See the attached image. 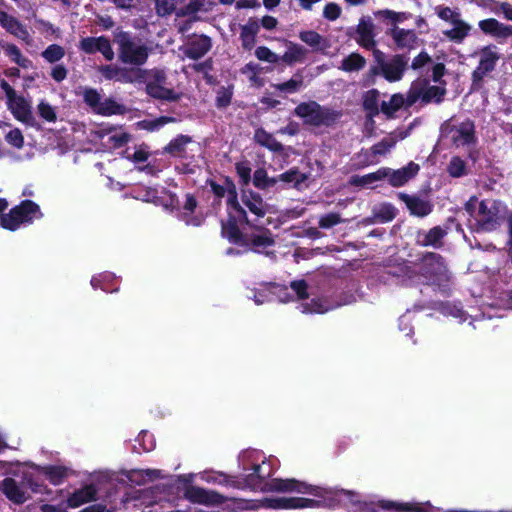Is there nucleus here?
<instances>
[{
	"label": "nucleus",
	"instance_id": "nucleus-39",
	"mask_svg": "<svg viewBox=\"0 0 512 512\" xmlns=\"http://www.w3.org/2000/svg\"><path fill=\"white\" fill-rule=\"evenodd\" d=\"M95 113L102 116L123 115L126 113V107L113 98H106L100 101Z\"/></svg>",
	"mask_w": 512,
	"mask_h": 512
},
{
	"label": "nucleus",
	"instance_id": "nucleus-42",
	"mask_svg": "<svg viewBox=\"0 0 512 512\" xmlns=\"http://www.w3.org/2000/svg\"><path fill=\"white\" fill-rule=\"evenodd\" d=\"M42 471L53 485H60L68 476V469L60 465H48Z\"/></svg>",
	"mask_w": 512,
	"mask_h": 512
},
{
	"label": "nucleus",
	"instance_id": "nucleus-21",
	"mask_svg": "<svg viewBox=\"0 0 512 512\" xmlns=\"http://www.w3.org/2000/svg\"><path fill=\"white\" fill-rule=\"evenodd\" d=\"M221 236L233 245L241 247L242 244H246V234L241 231L237 219L232 217V213L228 214L226 221L221 220Z\"/></svg>",
	"mask_w": 512,
	"mask_h": 512
},
{
	"label": "nucleus",
	"instance_id": "nucleus-59",
	"mask_svg": "<svg viewBox=\"0 0 512 512\" xmlns=\"http://www.w3.org/2000/svg\"><path fill=\"white\" fill-rule=\"evenodd\" d=\"M255 56L260 61H265L268 63L276 64L279 62L280 57L272 52L268 47L266 46H259L255 50Z\"/></svg>",
	"mask_w": 512,
	"mask_h": 512
},
{
	"label": "nucleus",
	"instance_id": "nucleus-14",
	"mask_svg": "<svg viewBox=\"0 0 512 512\" xmlns=\"http://www.w3.org/2000/svg\"><path fill=\"white\" fill-rule=\"evenodd\" d=\"M265 506L271 509H299L312 508L318 505V501L303 497H276L266 498Z\"/></svg>",
	"mask_w": 512,
	"mask_h": 512
},
{
	"label": "nucleus",
	"instance_id": "nucleus-15",
	"mask_svg": "<svg viewBox=\"0 0 512 512\" xmlns=\"http://www.w3.org/2000/svg\"><path fill=\"white\" fill-rule=\"evenodd\" d=\"M409 58L406 54H395L383 66L381 74L389 82L400 81L408 68Z\"/></svg>",
	"mask_w": 512,
	"mask_h": 512
},
{
	"label": "nucleus",
	"instance_id": "nucleus-33",
	"mask_svg": "<svg viewBox=\"0 0 512 512\" xmlns=\"http://www.w3.org/2000/svg\"><path fill=\"white\" fill-rule=\"evenodd\" d=\"M198 206V201L196 197L191 193L185 194V202L182 206L183 212L181 213V220H183L187 225L192 226H200L201 218L198 216H194V212Z\"/></svg>",
	"mask_w": 512,
	"mask_h": 512
},
{
	"label": "nucleus",
	"instance_id": "nucleus-53",
	"mask_svg": "<svg viewBox=\"0 0 512 512\" xmlns=\"http://www.w3.org/2000/svg\"><path fill=\"white\" fill-rule=\"evenodd\" d=\"M343 222L341 215L336 212H330L320 217L318 226L321 229H330Z\"/></svg>",
	"mask_w": 512,
	"mask_h": 512
},
{
	"label": "nucleus",
	"instance_id": "nucleus-12",
	"mask_svg": "<svg viewBox=\"0 0 512 512\" xmlns=\"http://www.w3.org/2000/svg\"><path fill=\"white\" fill-rule=\"evenodd\" d=\"M385 35L390 37L398 50H413L418 47L419 37L414 29H404L394 26V29H386Z\"/></svg>",
	"mask_w": 512,
	"mask_h": 512
},
{
	"label": "nucleus",
	"instance_id": "nucleus-17",
	"mask_svg": "<svg viewBox=\"0 0 512 512\" xmlns=\"http://www.w3.org/2000/svg\"><path fill=\"white\" fill-rule=\"evenodd\" d=\"M398 198L405 203L410 214L416 217H426L433 211V203L416 195H409L404 192L398 193Z\"/></svg>",
	"mask_w": 512,
	"mask_h": 512
},
{
	"label": "nucleus",
	"instance_id": "nucleus-4",
	"mask_svg": "<svg viewBox=\"0 0 512 512\" xmlns=\"http://www.w3.org/2000/svg\"><path fill=\"white\" fill-rule=\"evenodd\" d=\"M447 90L445 87L430 85L427 78H417L412 81L408 89V107H412L418 101L421 105L431 103L440 104L444 101Z\"/></svg>",
	"mask_w": 512,
	"mask_h": 512
},
{
	"label": "nucleus",
	"instance_id": "nucleus-34",
	"mask_svg": "<svg viewBox=\"0 0 512 512\" xmlns=\"http://www.w3.org/2000/svg\"><path fill=\"white\" fill-rule=\"evenodd\" d=\"M146 93L152 98L169 102H176L180 99V95L173 89L166 88L162 84L148 82L145 87Z\"/></svg>",
	"mask_w": 512,
	"mask_h": 512
},
{
	"label": "nucleus",
	"instance_id": "nucleus-26",
	"mask_svg": "<svg viewBox=\"0 0 512 512\" xmlns=\"http://www.w3.org/2000/svg\"><path fill=\"white\" fill-rule=\"evenodd\" d=\"M277 184L280 182V189H301L302 184L309 179V174L302 173L297 167H292L289 170L279 174L275 177Z\"/></svg>",
	"mask_w": 512,
	"mask_h": 512
},
{
	"label": "nucleus",
	"instance_id": "nucleus-29",
	"mask_svg": "<svg viewBox=\"0 0 512 512\" xmlns=\"http://www.w3.org/2000/svg\"><path fill=\"white\" fill-rule=\"evenodd\" d=\"M376 506L385 511L393 512H428L424 504L419 502H397L390 500H379Z\"/></svg>",
	"mask_w": 512,
	"mask_h": 512
},
{
	"label": "nucleus",
	"instance_id": "nucleus-11",
	"mask_svg": "<svg viewBox=\"0 0 512 512\" xmlns=\"http://www.w3.org/2000/svg\"><path fill=\"white\" fill-rule=\"evenodd\" d=\"M79 48L86 54L101 53L107 61L114 59V51L108 37H84L80 40Z\"/></svg>",
	"mask_w": 512,
	"mask_h": 512
},
{
	"label": "nucleus",
	"instance_id": "nucleus-20",
	"mask_svg": "<svg viewBox=\"0 0 512 512\" xmlns=\"http://www.w3.org/2000/svg\"><path fill=\"white\" fill-rule=\"evenodd\" d=\"M212 48L211 38L207 35H199L190 39L184 49L187 58L198 60L206 55Z\"/></svg>",
	"mask_w": 512,
	"mask_h": 512
},
{
	"label": "nucleus",
	"instance_id": "nucleus-55",
	"mask_svg": "<svg viewBox=\"0 0 512 512\" xmlns=\"http://www.w3.org/2000/svg\"><path fill=\"white\" fill-rule=\"evenodd\" d=\"M22 484L25 489L29 488L33 493H44L46 489V486L43 483L38 482L31 473L23 474Z\"/></svg>",
	"mask_w": 512,
	"mask_h": 512
},
{
	"label": "nucleus",
	"instance_id": "nucleus-63",
	"mask_svg": "<svg viewBox=\"0 0 512 512\" xmlns=\"http://www.w3.org/2000/svg\"><path fill=\"white\" fill-rule=\"evenodd\" d=\"M341 7L334 2L327 3L323 9V16L329 21H335L341 15Z\"/></svg>",
	"mask_w": 512,
	"mask_h": 512
},
{
	"label": "nucleus",
	"instance_id": "nucleus-1",
	"mask_svg": "<svg viewBox=\"0 0 512 512\" xmlns=\"http://www.w3.org/2000/svg\"><path fill=\"white\" fill-rule=\"evenodd\" d=\"M113 42L117 45L118 59L123 64L140 68L147 62L150 49L128 31L116 29L113 32Z\"/></svg>",
	"mask_w": 512,
	"mask_h": 512
},
{
	"label": "nucleus",
	"instance_id": "nucleus-8",
	"mask_svg": "<svg viewBox=\"0 0 512 512\" xmlns=\"http://www.w3.org/2000/svg\"><path fill=\"white\" fill-rule=\"evenodd\" d=\"M348 35L366 50H370L377 45L375 25L370 16L361 17L355 29L349 31Z\"/></svg>",
	"mask_w": 512,
	"mask_h": 512
},
{
	"label": "nucleus",
	"instance_id": "nucleus-30",
	"mask_svg": "<svg viewBox=\"0 0 512 512\" xmlns=\"http://www.w3.org/2000/svg\"><path fill=\"white\" fill-rule=\"evenodd\" d=\"M374 17L386 25V29H394L400 23L410 19L412 14L409 12H396L390 9H382L374 12Z\"/></svg>",
	"mask_w": 512,
	"mask_h": 512
},
{
	"label": "nucleus",
	"instance_id": "nucleus-10",
	"mask_svg": "<svg viewBox=\"0 0 512 512\" xmlns=\"http://www.w3.org/2000/svg\"><path fill=\"white\" fill-rule=\"evenodd\" d=\"M245 240L246 244H242L241 247L246 248L247 252L252 251L258 254L269 255L270 252L267 249L275 245L273 234L267 228H263L261 233L246 234ZM271 254L274 255V252Z\"/></svg>",
	"mask_w": 512,
	"mask_h": 512
},
{
	"label": "nucleus",
	"instance_id": "nucleus-62",
	"mask_svg": "<svg viewBox=\"0 0 512 512\" xmlns=\"http://www.w3.org/2000/svg\"><path fill=\"white\" fill-rule=\"evenodd\" d=\"M176 0H155L157 14L160 16L170 15L175 10Z\"/></svg>",
	"mask_w": 512,
	"mask_h": 512
},
{
	"label": "nucleus",
	"instance_id": "nucleus-24",
	"mask_svg": "<svg viewBox=\"0 0 512 512\" xmlns=\"http://www.w3.org/2000/svg\"><path fill=\"white\" fill-rule=\"evenodd\" d=\"M0 25L10 34L29 43L30 34L24 24L16 17L0 10Z\"/></svg>",
	"mask_w": 512,
	"mask_h": 512
},
{
	"label": "nucleus",
	"instance_id": "nucleus-50",
	"mask_svg": "<svg viewBox=\"0 0 512 512\" xmlns=\"http://www.w3.org/2000/svg\"><path fill=\"white\" fill-rule=\"evenodd\" d=\"M191 68L198 73H203L204 78L208 84H212L214 81V78L212 75H210V71L213 70V61L211 58L206 59L203 62L200 63H194L191 65Z\"/></svg>",
	"mask_w": 512,
	"mask_h": 512
},
{
	"label": "nucleus",
	"instance_id": "nucleus-18",
	"mask_svg": "<svg viewBox=\"0 0 512 512\" xmlns=\"http://www.w3.org/2000/svg\"><path fill=\"white\" fill-rule=\"evenodd\" d=\"M442 130L448 133L452 131H456L457 135L452 137L453 143L457 144L459 141L462 142L463 145L474 144L477 141L475 134V123L471 119H466L458 127L451 126L448 123H445L442 126Z\"/></svg>",
	"mask_w": 512,
	"mask_h": 512
},
{
	"label": "nucleus",
	"instance_id": "nucleus-51",
	"mask_svg": "<svg viewBox=\"0 0 512 512\" xmlns=\"http://www.w3.org/2000/svg\"><path fill=\"white\" fill-rule=\"evenodd\" d=\"M233 92L230 88L221 87L217 91L215 105L218 109H226L232 101Z\"/></svg>",
	"mask_w": 512,
	"mask_h": 512
},
{
	"label": "nucleus",
	"instance_id": "nucleus-22",
	"mask_svg": "<svg viewBox=\"0 0 512 512\" xmlns=\"http://www.w3.org/2000/svg\"><path fill=\"white\" fill-rule=\"evenodd\" d=\"M447 235V229L441 226H434L427 232H418L416 244L421 247H433L439 249L444 245V238Z\"/></svg>",
	"mask_w": 512,
	"mask_h": 512
},
{
	"label": "nucleus",
	"instance_id": "nucleus-36",
	"mask_svg": "<svg viewBox=\"0 0 512 512\" xmlns=\"http://www.w3.org/2000/svg\"><path fill=\"white\" fill-rule=\"evenodd\" d=\"M402 107H408V93L404 97L401 93H395L391 96L389 101H383L381 103V112L387 118H393L395 113Z\"/></svg>",
	"mask_w": 512,
	"mask_h": 512
},
{
	"label": "nucleus",
	"instance_id": "nucleus-56",
	"mask_svg": "<svg viewBox=\"0 0 512 512\" xmlns=\"http://www.w3.org/2000/svg\"><path fill=\"white\" fill-rule=\"evenodd\" d=\"M299 38L301 41L313 48L318 47L323 40L322 36L314 30L301 31L299 33Z\"/></svg>",
	"mask_w": 512,
	"mask_h": 512
},
{
	"label": "nucleus",
	"instance_id": "nucleus-58",
	"mask_svg": "<svg viewBox=\"0 0 512 512\" xmlns=\"http://www.w3.org/2000/svg\"><path fill=\"white\" fill-rule=\"evenodd\" d=\"M84 102L95 112L102 99L100 93L94 88H87L83 94Z\"/></svg>",
	"mask_w": 512,
	"mask_h": 512
},
{
	"label": "nucleus",
	"instance_id": "nucleus-61",
	"mask_svg": "<svg viewBox=\"0 0 512 512\" xmlns=\"http://www.w3.org/2000/svg\"><path fill=\"white\" fill-rule=\"evenodd\" d=\"M436 14L441 20L450 22L451 24L455 19L461 16V14L458 11H453L448 6H437Z\"/></svg>",
	"mask_w": 512,
	"mask_h": 512
},
{
	"label": "nucleus",
	"instance_id": "nucleus-64",
	"mask_svg": "<svg viewBox=\"0 0 512 512\" xmlns=\"http://www.w3.org/2000/svg\"><path fill=\"white\" fill-rule=\"evenodd\" d=\"M291 289L296 293L297 297L301 300L307 299L308 294V284L305 280H295L290 283Z\"/></svg>",
	"mask_w": 512,
	"mask_h": 512
},
{
	"label": "nucleus",
	"instance_id": "nucleus-52",
	"mask_svg": "<svg viewBox=\"0 0 512 512\" xmlns=\"http://www.w3.org/2000/svg\"><path fill=\"white\" fill-rule=\"evenodd\" d=\"M39 116L47 122H56L57 114L55 109L46 101L42 100L37 105Z\"/></svg>",
	"mask_w": 512,
	"mask_h": 512
},
{
	"label": "nucleus",
	"instance_id": "nucleus-28",
	"mask_svg": "<svg viewBox=\"0 0 512 512\" xmlns=\"http://www.w3.org/2000/svg\"><path fill=\"white\" fill-rule=\"evenodd\" d=\"M478 25L483 33L496 38L505 39L512 36V26L505 25L495 18L481 20Z\"/></svg>",
	"mask_w": 512,
	"mask_h": 512
},
{
	"label": "nucleus",
	"instance_id": "nucleus-46",
	"mask_svg": "<svg viewBox=\"0 0 512 512\" xmlns=\"http://www.w3.org/2000/svg\"><path fill=\"white\" fill-rule=\"evenodd\" d=\"M373 216L379 223H388L397 216V209L391 203H383L373 210Z\"/></svg>",
	"mask_w": 512,
	"mask_h": 512
},
{
	"label": "nucleus",
	"instance_id": "nucleus-60",
	"mask_svg": "<svg viewBox=\"0 0 512 512\" xmlns=\"http://www.w3.org/2000/svg\"><path fill=\"white\" fill-rule=\"evenodd\" d=\"M5 140L8 144L17 149H21L24 147V136L19 128H14L10 130L5 135Z\"/></svg>",
	"mask_w": 512,
	"mask_h": 512
},
{
	"label": "nucleus",
	"instance_id": "nucleus-47",
	"mask_svg": "<svg viewBox=\"0 0 512 512\" xmlns=\"http://www.w3.org/2000/svg\"><path fill=\"white\" fill-rule=\"evenodd\" d=\"M447 172L453 178L464 176L466 174L465 161L459 156L452 157L447 166Z\"/></svg>",
	"mask_w": 512,
	"mask_h": 512
},
{
	"label": "nucleus",
	"instance_id": "nucleus-38",
	"mask_svg": "<svg viewBox=\"0 0 512 512\" xmlns=\"http://www.w3.org/2000/svg\"><path fill=\"white\" fill-rule=\"evenodd\" d=\"M307 54V49L303 46L289 42L288 49L285 53L280 57V60L285 62L287 65L292 66L297 62H303L305 56Z\"/></svg>",
	"mask_w": 512,
	"mask_h": 512
},
{
	"label": "nucleus",
	"instance_id": "nucleus-6",
	"mask_svg": "<svg viewBox=\"0 0 512 512\" xmlns=\"http://www.w3.org/2000/svg\"><path fill=\"white\" fill-rule=\"evenodd\" d=\"M501 55L497 46L490 44L479 50V63L471 74L472 90H479L483 86L484 78L493 72Z\"/></svg>",
	"mask_w": 512,
	"mask_h": 512
},
{
	"label": "nucleus",
	"instance_id": "nucleus-49",
	"mask_svg": "<svg viewBox=\"0 0 512 512\" xmlns=\"http://www.w3.org/2000/svg\"><path fill=\"white\" fill-rule=\"evenodd\" d=\"M235 170L242 186H247L251 182V167L248 161L237 162Z\"/></svg>",
	"mask_w": 512,
	"mask_h": 512
},
{
	"label": "nucleus",
	"instance_id": "nucleus-45",
	"mask_svg": "<svg viewBox=\"0 0 512 512\" xmlns=\"http://www.w3.org/2000/svg\"><path fill=\"white\" fill-rule=\"evenodd\" d=\"M303 86V76L300 71L296 72L291 79L283 83L272 84V87L285 93H296Z\"/></svg>",
	"mask_w": 512,
	"mask_h": 512
},
{
	"label": "nucleus",
	"instance_id": "nucleus-40",
	"mask_svg": "<svg viewBox=\"0 0 512 512\" xmlns=\"http://www.w3.org/2000/svg\"><path fill=\"white\" fill-rule=\"evenodd\" d=\"M366 65V59L359 53L353 52L344 57L339 69L345 72H354L362 70Z\"/></svg>",
	"mask_w": 512,
	"mask_h": 512
},
{
	"label": "nucleus",
	"instance_id": "nucleus-9",
	"mask_svg": "<svg viewBox=\"0 0 512 512\" xmlns=\"http://www.w3.org/2000/svg\"><path fill=\"white\" fill-rule=\"evenodd\" d=\"M184 496L191 503L205 506H219L228 500L227 497L215 490H207L198 486L188 487Z\"/></svg>",
	"mask_w": 512,
	"mask_h": 512
},
{
	"label": "nucleus",
	"instance_id": "nucleus-23",
	"mask_svg": "<svg viewBox=\"0 0 512 512\" xmlns=\"http://www.w3.org/2000/svg\"><path fill=\"white\" fill-rule=\"evenodd\" d=\"M98 490L94 484H86L83 487L74 490L67 498L66 503L69 508H77L83 504L95 501Z\"/></svg>",
	"mask_w": 512,
	"mask_h": 512
},
{
	"label": "nucleus",
	"instance_id": "nucleus-3",
	"mask_svg": "<svg viewBox=\"0 0 512 512\" xmlns=\"http://www.w3.org/2000/svg\"><path fill=\"white\" fill-rule=\"evenodd\" d=\"M42 217L40 206L32 200L26 199L11 208L7 214L0 215V226L9 231H16L21 224L32 223L34 219Z\"/></svg>",
	"mask_w": 512,
	"mask_h": 512
},
{
	"label": "nucleus",
	"instance_id": "nucleus-2",
	"mask_svg": "<svg viewBox=\"0 0 512 512\" xmlns=\"http://www.w3.org/2000/svg\"><path fill=\"white\" fill-rule=\"evenodd\" d=\"M294 114L302 118L305 125L313 127H331L335 125L343 115L342 111L320 105L313 100L299 103L294 109Z\"/></svg>",
	"mask_w": 512,
	"mask_h": 512
},
{
	"label": "nucleus",
	"instance_id": "nucleus-54",
	"mask_svg": "<svg viewBox=\"0 0 512 512\" xmlns=\"http://www.w3.org/2000/svg\"><path fill=\"white\" fill-rule=\"evenodd\" d=\"M395 144H396V140L394 138L386 137V138H383L378 143L374 144L370 150L374 156L385 155L387 152L390 151L391 148H393L395 146Z\"/></svg>",
	"mask_w": 512,
	"mask_h": 512
},
{
	"label": "nucleus",
	"instance_id": "nucleus-7",
	"mask_svg": "<svg viewBox=\"0 0 512 512\" xmlns=\"http://www.w3.org/2000/svg\"><path fill=\"white\" fill-rule=\"evenodd\" d=\"M99 70L106 80H115L120 83H141L146 76L145 70L136 67L102 65Z\"/></svg>",
	"mask_w": 512,
	"mask_h": 512
},
{
	"label": "nucleus",
	"instance_id": "nucleus-19",
	"mask_svg": "<svg viewBox=\"0 0 512 512\" xmlns=\"http://www.w3.org/2000/svg\"><path fill=\"white\" fill-rule=\"evenodd\" d=\"M268 490L273 492H298L302 494H314L313 487L307 483L295 479H272L268 484Z\"/></svg>",
	"mask_w": 512,
	"mask_h": 512
},
{
	"label": "nucleus",
	"instance_id": "nucleus-44",
	"mask_svg": "<svg viewBox=\"0 0 512 512\" xmlns=\"http://www.w3.org/2000/svg\"><path fill=\"white\" fill-rule=\"evenodd\" d=\"M252 182L260 190H266L277 185L275 177H269L265 168H258L254 171Z\"/></svg>",
	"mask_w": 512,
	"mask_h": 512
},
{
	"label": "nucleus",
	"instance_id": "nucleus-35",
	"mask_svg": "<svg viewBox=\"0 0 512 512\" xmlns=\"http://www.w3.org/2000/svg\"><path fill=\"white\" fill-rule=\"evenodd\" d=\"M254 140L260 146H263L274 153H282L284 150L283 144L277 141L271 133L267 132L262 127L255 130Z\"/></svg>",
	"mask_w": 512,
	"mask_h": 512
},
{
	"label": "nucleus",
	"instance_id": "nucleus-48",
	"mask_svg": "<svg viewBox=\"0 0 512 512\" xmlns=\"http://www.w3.org/2000/svg\"><path fill=\"white\" fill-rule=\"evenodd\" d=\"M64 55V48L58 44H51L42 52V57L49 63L58 62Z\"/></svg>",
	"mask_w": 512,
	"mask_h": 512
},
{
	"label": "nucleus",
	"instance_id": "nucleus-31",
	"mask_svg": "<svg viewBox=\"0 0 512 512\" xmlns=\"http://www.w3.org/2000/svg\"><path fill=\"white\" fill-rule=\"evenodd\" d=\"M191 142V136L179 134L163 148V153L183 159L186 157V146Z\"/></svg>",
	"mask_w": 512,
	"mask_h": 512
},
{
	"label": "nucleus",
	"instance_id": "nucleus-27",
	"mask_svg": "<svg viewBox=\"0 0 512 512\" xmlns=\"http://www.w3.org/2000/svg\"><path fill=\"white\" fill-rule=\"evenodd\" d=\"M241 200L248 210L258 218L265 216L266 204L259 193L251 189H242Z\"/></svg>",
	"mask_w": 512,
	"mask_h": 512
},
{
	"label": "nucleus",
	"instance_id": "nucleus-43",
	"mask_svg": "<svg viewBox=\"0 0 512 512\" xmlns=\"http://www.w3.org/2000/svg\"><path fill=\"white\" fill-rule=\"evenodd\" d=\"M387 177V171L385 168H379L377 171L363 175V176H352L350 184L354 186H366L376 181H380Z\"/></svg>",
	"mask_w": 512,
	"mask_h": 512
},
{
	"label": "nucleus",
	"instance_id": "nucleus-37",
	"mask_svg": "<svg viewBox=\"0 0 512 512\" xmlns=\"http://www.w3.org/2000/svg\"><path fill=\"white\" fill-rule=\"evenodd\" d=\"M453 28L444 31V35L455 43H462L463 40L469 35L471 26L461 19L459 16L452 23Z\"/></svg>",
	"mask_w": 512,
	"mask_h": 512
},
{
	"label": "nucleus",
	"instance_id": "nucleus-13",
	"mask_svg": "<svg viewBox=\"0 0 512 512\" xmlns=\"http://www.w3.org/2000/svg\"><path fill=\"white\" fill-rule=\"evenodd\" d=\"M6 104L16 120L31 127L37 126L32 114L31 105L22 95H16L13 100L7 101Z\"/></svg>",
	"mask_w": 512,
	"mask_h": 512
},
{
	"label": "nucleus",
	"instance_id": "nucleus-41",
	"mask_svg": "<svg viewBox=\"0 0 512 512\" xmlns=\"http://www.w3.org/2000/svg\"><path fill=\"white\" fill-rule=\"evenodd\" d=\"M379 91L377 89H371L364 93L362 106L367 112L370 118L379 114Z\"/></svg>",
	"mask_w": 512,
	"mask_h": 512
},
{
	"label": "nucleus",
	"instance_id": "nucleus-5",
	"mask_svg": "<svg viewBox=\"0 0 512 512\" xmlns=\"http://www.w3.org/2000/svg\"><path fill=\"white\" fill-rule=\"evenodd\" d=\"M418 274L430 282L440 281L447 276V265L444 257L436 252H424L414 261Z\"/></svg>",
	"mask_w": 512,
	"mask_h": 512
},
{
	"label": "nucleus",
	"instance_id": "nucleus-16",
	"mask_svg": "<svg viewBox=\"0 0 512 512\" xmlns=\"http://www.w3.org/2000/svg\"><path fill=\"white\" fill-rule=\"evenodd\" d=\"M387 171L388 183L392 187H402L413 179L419 172L420 166L410 161L406 166L393 170L389 167H384Z\"/></svg>",
	"mask_w": 512,
	"mask_h": 512
},
{
	"label": "nucleus",
	"instance_id": "nucleus-57",
	"mask_svg": "<svg viewBox=\"0 0 512 512\" xmlns=\"http://www.w3.org/2000/svg\"><path fill=\"white\" fill-rule=\"evenodd\" d=\"M224 183L226 184L227 206L230 207L234 204L239 203L237 187L233 179L229 176H225Z\"/></svg>",
	"mask_w": 512,
	"mask_h": 512
},
{
	"label": "nucleus",
	"instance_id": "nucleus-25",
	"mask_svg": "<svg viewBox=\"0 0 512 512\" xmlns=\"http://www.w3.org/2000/svg\"><path fill=\"white\" fill-rule=\"evenodd\" d=\"M1 491L3 494L15 504H23L27 501L24 485L22 481L18 483L14 478L6 477L2 480Z\"/></svg>",
	"mask_w": 512,
	"mask_h": 512
},
{
	"label": "nucleus",
	"instance_id": "nucleus-32",
	"mask_svg": "<svg viewBox=\"0 0 512 512\" xmlns=\"http://www.w3.org/2000/svg\"><path fill=\"white\" fill-rule=\"evenodd\" d=\"M259 30L260 25L255 18H249L248 22L241 26L240 39L245 50L249 51L255 46Z\"/></svg>",
	"mask_w": 512,
	"mask_h": 512
}]
</instances>
